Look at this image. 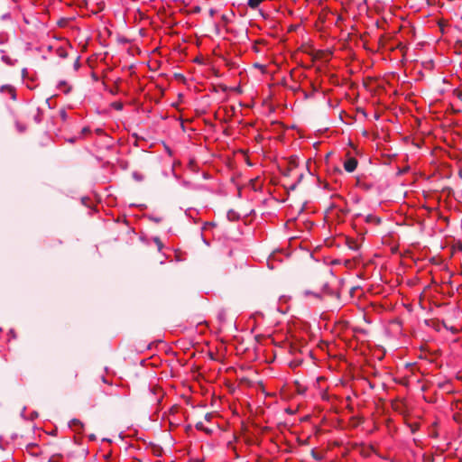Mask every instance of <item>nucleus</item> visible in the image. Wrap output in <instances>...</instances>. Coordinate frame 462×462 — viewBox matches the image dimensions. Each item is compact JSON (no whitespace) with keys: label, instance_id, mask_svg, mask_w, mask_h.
<instances>
[{"label":"nucleus","instance_id":"nucleus-1","mask_svg":"<svg viewBox=\"0 0 462 462\" xmlns=\"http://www.w3.org/2000/svg\"><path fill=\"white\" fill-rule=\"evenodd\" d=\"M328 291V285H325L321 291H305L304 296L309 297L312 296L315 300H319L322 299L323 295L326 294Z\"/></svg>","mask_w":462,"mask_h":462},{"label":"nucleus","instance_id":"nucleus-2","mask_svg":"<svg viewBox=\"0 0 462 462\" xmlns=\"http://www.w3.org/2000/svg\"><path fill=\"white\" fill-rule=\"evenodd\" d=\"M357 160L354 157H349L345 162H344V169L347 172H353L356 167H357Z\"/></svg>","mask_w":462,"mask_h":462},{"label":"nucleus","instance_id":"nucleus-3","mask_svg":"<svg viewBox=\"0 0 462 462\" xmlns=\"http://www.w3.org/2000/svg\"><path fill=\"white\" fill-rule=\"evenodd\" d=\"M69 426L74 430H79L83 428V423L78 419H73L69 422Z\"/></svg>","mask_w":462,"mask_h":462},{"label":"nucleus","instance_id":"nucleus-4","mask_svg":"<svg viewBox=\"0 0 462 462\" xmlns=\"http://www.w3.org/2000/svg\"><path fill=\"white\" fill-rule=\"evenodd\" d=\"M264 0H248L247 1V6L250 9L255 10L259 7V5L263 2Z\"/></svg>","mask_w":462,"mask_h":462},{"label":"nucleus","instance_id":"nucleus-5","mask_svg":"<svg viewBox=\"0 0 462 462\" xmlns=\"http://www.w3.org/2000/svg\"><path fill=\"white\" fill-rule=\"evenodd\" d=\"M59 114L62 121H66L68 119V114L64 108L60 109Z\"/></svg>","mask_w":462,"mask_h":462},{"label":"nucleus","instance_id":"nucleus-6","mask_svg":"<svg viewBox=\"0 0 462 462\" xmlns=\"http://www.w3.org/2000/svg\"><path fill=\"white\" fill-rule=\"evenodd\" d=\"M57 54L60 57V58H66L67 57V51L64 50V49H58L57 50Z\"/></svg>","mask_w":462,"mask_h":462},{"label":"nucleus","instance_id":"nucleus-7","mask_svg":"<svg viewBox=\"0 0 462 462\" xmlns=\"http://www.w3.org/2000/svg\"><path fill=\"white\" fill-rule=\"evenodd\" d=\"M2 60H3L6 64H8V65H13V64H14V63L12 62L11 58H10V57H8V56L4 55V56L2 57Z\"/></svg>","mask_w":462,"mask_h":462},{"label":"nucleus","instance_id":"nucleus-8","mask_svg":"<svg viewBox=\"0 0 462 462\" xmlns=\"http://www.w3.org/2000/svg\"><path fill=\"white\" fill-rule=\"evenodd\" d=\"M34 120L37 122V123H40L42 121V113H41V110L38 109V113L37 115L34 116Z\"/></svg>","mask_w":462,"mask_h":462},{"label":"nucleus","instance_id":"nucleus-9","mask_svg":"<svg viewBox=\"0 0 462 462\" xmlns=\"http://www.w3.org/2000/svg\"><path fill=\"white\" fill-rule=\"evenodd\" d=\"M372 220H374L376 223H379L380 222V219L377 218L376 217L374 216H372V215H369L367 217V221H372Z\"/></svg>","mask_w":462,"mask_h":462},{"label":"nucleus","instance_id":"nucleus-10","mask_svg":"<svg viewBox=\"0 0 462 462\" xmlns=\"http://www.w3.org/2000/svg\"><path fill=\"white\" fill-rule=\"evenodd\" d=\"M88 133H90V129H89V127H84V128L81 130L80 134H81L82 136H84V135L88 134Z\"/></svg>","mask_w":462,"mask_h":462},{"label":"nucleus","instance_id":"nucleus-11","mask_svg":"<svg viewBox=\"0 0 462 462\" xmlns=\"http://www.w3.org/2000/svg\"><path fill=\"white\" fill-rule=\"evenodd\" d=\"M154 242H155V244L157 245V246H158L159 250H161V249H162V243L161 242V240H160L158 237H155V238H154Z\"/></svg>","mask_w":462,"mask_h":462},{"label":"nucleus","instance_id":"nucleus-12","mask_svg":"<svg viewBox=\"0 0 462 462\" xmlns=\"http://www.w3.org/2000/svg\"><path fill=\"white\" fill-rule=\"evenodd\" d=\"M114 107L117 110H121L123 108V105L120 103L114 104Z\"/></svg>","mask_w":462,"mask_h":462},{"label":"nucleus","instance_id":"nucleus-13","mask_svg":"<svg viewBox=\"0 0 462 462\" xmlns=\"http://www.w3.org/2000/svg\"><path fill=\"white\" fill-rule=\"evenodd\" d=\"M214 226V224L209 223V222L204 223L202 230H206L208 228V226Z\"/></svg>","mask_w":462,"mask_h":462},{"label":"nucleus","instance_id":"nucleus-14","mask_svg":"<svg viewBox=\"0 0 462 462\" xmlns=\"http://www.w3.org/2000/svg\"><path fill=\"white\" fill-rule=\"evenodd\" d=\"M16 127L18 129L19 132H23L24 131V127L22 126L19 123L16 124Z\"/></svg>","mask_w":462,"mask_h":462},{"label":"nucleus","instance_id":"nucleus-15","mask_svg":"<svg viewBox=\"0 0 462 462\" xmlns=\"http://www.w3.org/2000/svg\"><path fill=\"white\" fill-rule=\"evenodd\" d=\"M88 439L90 440H96V436L94 434H91V435L88 436Z\"/></svg>","mask_w":462,"mask_h":462},{"label":"nucleus","instance_id":"nucleus-16","mask_svg":"<svg viewBox=\"0 0 462 462\" xmlns=\"http://www.w3.org/2000/svg\"><path fill=\"white\" fill-rule=\"evenodd\" d=\"M22 74H23V77H25V76H26V74H27V69H23L22 70Z\"/></svg>","mask_w":462,"mask_h":462},{"label":"nucleus","instance_id":"nucleus-17","mask_svg":"<svg viewBox=\"0 0 462 462\" xmlns=\"http://www.w3.org/2000/svg\"><path fill=\"white\" fill-rule=\"evenodd\" d=\"M287 299L288 298L286 296H282V297H280V301H282V300L286 301Z\"/></svg>","mask_w":462,"mask_h":462},{"label":"nucleus","instance_id":"nucleus-18","mask_svg":"<svg viewBox=\"0 0 462 462\" xmlns=\"http://www.w3.org/2000/svg\"><path fill=\"white\" fill-rule=\"evenodd\" d=\"M196 427H197V429H199V430L202 429V423H201V422L198 423V424L196 425Z\"/></svg>","mask_w":462,"mask_h":462},{"label":"nucleus","instance_id":"nucleus-19","mask_svg":"<svg viewBox=\"0 0 462 462\" xmlns=\"http://www.w3.org/2000/svg\"><path fill=\"white\" fill-rule=\"evenodd\" d=\"M45 102L48 105V106L51 107L50 98H46Z\"/></svg>","mask_w":462,"mask_h":462},{"label":"nucleus","instance_id":"nucleus-20","mask_svg":"<svg viewBox=\"0 0 462 462\" xmlns=\"http://www.w3.org/2000/svg\"><path fill=\"white\" fill-rule=\"evenodd\" d=\"M134 177L136 180H141V178L138 176V174H137V173H134Z\"/></svg>","mask_w":462,"mask_h":462},{"label":"nucleus","instance_id":"nucleus-21","mask_svg":"<svg viewBox=\"0 0 462 462\" xmlns=\"http://www.w3.org/2000/svg\"><path fill=\"white\" fill-rule=\"evenodd\" d=\"M68 141H69V143H73V142H75V138L69 139Z\"/></svg>","mask_w":462,"mask_h":462},{"label":"nucleus","instance_id":"nucleus-22","mask_svg":"<svg viewBox=\"0 0 462 462\" xmlns=\"http://www.w3.org/2000/svg\"><path fill=\"white\" fill-rule=\"evenodd\" d=\"M203 242H204L206 245H209V244H208V242L205 238H203Z\"/></svg>","mask_w":462,"mask_h":462},{"label":"nucleus","instance_id":"nucleus-23","mask_svg":"<svg viewBox=\"0 0 462 462\" xmlns=\"http://www.w3.org/2000/svg\"><path fill=\"white\" fill-rule=\"evenodd\" d=\"M210 417V414L206 415V419L208 420Z\"/></svg>","mask_w":462,"mask_h":462}]
</instances>
